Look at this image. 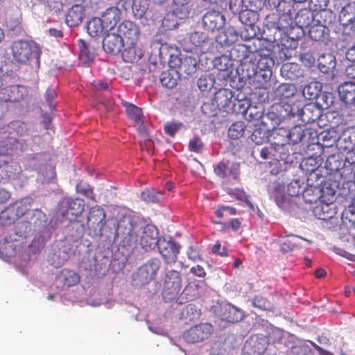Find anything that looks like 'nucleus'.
Segmentation results:
<instances>
[{
  "label": "nucleus",
  "instance_id": "obj_1",
  "mask_svg": "<svg viewBox=\"0 0 355 355\" xmlns=\"http://www.w3.org/2000/svg\"><path fill=\"white\" fill-rule=\"evenodd\" d=\"M312 175L316 177V181H320L314 187L313 193L318 196V198L321 202L326 205L331 204L336 194V188L338 187V183L333 180L332 175H328L325 176L321 175L320 173L321 170L319 169L320 166L315 165V162L312 164Z\"/></svg>",
  "mask_w": 355,
  "mask_h": 355
},
{
  "label": "nucleus",
  "instance_id": "obj_2",
  "mask_svg": "<svg viewBox=\"0 0 355 355\" xmlns=\"http://www.w3.org/2000/svg\"><path fill=\"white\" fill-rule=\"evenodd\" d=\"M12 55L14 60L19 63H26L31 59L38 60L40 49L33 42L17 40L12 43Z\"/></svg>",
  "mask_w": 355,
  "mask_h": 355
},
{
  "label": "nucleus",
  "instance_id": "obj_3",
  "mask_svg": "<svg viewBox=\"0 0 355 355\" xmlns=\"http://www.w3.org/2000/svg\"><path fill=\"white\" fill-rule=\"evenodd\" d=\"M286 2H279L277 6V12H272L266 16L265 22L266 26L270 28L277 29L279 31H286L293 25V17L290 13L291 10L287 12H280L282 4L284 5Z\"/></svg>",
  "mask_w": 355,
  "mask_h": 355
},
{
  "label": "nucleus",
  "instance_id": "obj_4",
  "mask_svg": "<svg viewBox=\"0 0 355 355\" xmlns=\"http://www.w3.org/2000/svg\"><path fill=\"white\" fill-rule=\"evenodd\" d=\"M182 283V277L178 271L171 270L166 274L162 293L165 302L176 298L181 291Z\"/></svg>",
  "mask_w": 355,
  "mask_h": 355
},
{
  "label": "nucleus",
  "instance_id": "obj_5",
  "mask_svg": "<svg viewBox=\"0 0 355 355\" xmlns=\"http://www.w3.org/2000/svg\"><path fill=\"white\" fill-rule=\"evenodd\" d=\"M140 227L137 220L130 215L123 216L119 221L116 234L123 241L130 243L137 240V232Z\"/></svg>",
  "mask_w": 355,
  "mask_h": 355
},
{
  "label": "nucleus",
  "instance_id": "obj_6",
  "mask_svg": "<svg viewBox=\"0 0 355 355\" xmlns=\"http://www.w3.org/2000/svg\"><path fill=\"white\" fill-rule=\"evenodd\" d=\"M312 138V161L315 162V165L321 166L326 157L324 148L331 146L335 139L329 132L322 131L318 135L317 141L314 142Z\"/></svg>",
  "mask_w": 355,
  "mask_h": 355
},
{
  "label": "nucleus",
  "instance_id": "obj_7",
  "mask_svg": "<svg viewBox=\"0 0 355 355\" xmlns=\"http://www.w3.org/2000/svg\"><path fill=\"white\" fill-rule=\"evenodd\" d=\"M160 266V261L158 259L153 258L143 264L138 270L135 277V281L140 286L148 284L156 277L157 272Z\"/></svg>",
  "mask_w": 355,
  "mask_h": 355
},
{
  "label": "nucleus",
  "instance_id": "obj_8",
  "mask_svg": "<svg viewBox=\"0 0 355 355\" xmlns=\"http://www.w3.org/2000/svg\"><path fill=\"white\" fill-rule=\"evenodd\" d=\"M213 332L214 327L210 323H200L186 331L183 338L189 343H199L209 338Z\"/></svg>",
  "mask_w": 355,
  "mask_h": 355
},
{
  "label": "nucleus",
  "instance_id": "obj_9",
  "mask_svg": "<svg viewBox=\"0 0 355 355\" xmlns=\"http://www.w3.org/2000/svg\"><path fill=\"white\" fill-rule=\"evenodd\" d=\"M105 210L100 206L92 207L89 211L87 226L94 235H102L106 223Z\"/></svg>",
  "mask_w": 355,
  "mask_h": 355
},
{
  "label": "nucleus",
  "instance_id": "obj_10",
  "mask_svg": "<svg viewBox=\"0 0 355 355\" xmlns=\"http://www.w3.org/2000/svg\"><path fill=\"white\" fill-rule=\"evenodd\" d=\"M189 43L188 50L198 51L201 53H207L213 46L212 39L207 33L201 31L191 33Z\"/></svg>",
  "mask_w": 355,
  "mask_h": 355
},
{
  "label": "nucleus",
  "instance_id": "obj_11",
  "mask_svg": "<svg viewBox=\"0 0 355 355\" xmlns=\"http://www.w3.org/2000/svg\"><path fill=\"white\" fill-rule=\"evenodd\" d=\"M85 209L84 200L80 198H64L60 204V210L63 216H66L71 220L80 216Z\"/></svg>",
  "mask_w": 355,
  "mask_h": 355
},
{
  "label": "nucleus",
  "instance_id": "obj_12",
  "mask_svg": "<svg viewBox=\"0 0 355 355\" xmlns=\"http://www.w3.org/2000/svg\"><path fill=\"white\" fill-rule=\"evenodd\" d=\"M119 35H121L126 44H133L138 43L140 30L138 26L129 20L121 22L118 27Z\"/></svg>",
  "mask_w": 355,
  "mask_h": 355
},
{
  "label": "nucleus",
  "instance_id": "obj_13",
  "mask_svg": "<svg viewBox=\"0 0 355 355\" xmlns=\"http://www.w3.org/2000/svg\"><path fill=\"white\" fill-rule=\"evenodd\" d=\"M156 247L166 263H174L176 261L179 245L173 241H168L161 237Z\"/></svg>",
  "mask_w": 355,
  "mask_h": 355
},
{
  "label": "nucleus",
  "instance_id": "obj_14",
  "mask_svg": "<svg viewBox=\"0 0 355 355\" xmlns=\"http://www.w3.org/2000/svg\"><path fill=\"white\" fill-rule=\"evenodd\" d=\"M333 96L331 93L326 92H317L313 98H312V116H315L316 119H319L322 116L324 110L327 109L333 103Z\"/></svg>",
  "mask_w": 355,
  "mask_h": 355
},
{
  "label": "nucleus",
  "instance_id": "obj_15",
  "mask_svg": "<svg viewBox=\"0 0 355 355\" xmlns=\"http://www.w3.org/2000/svg\"><path fill=\"white\" fill-rule=\"evenodd\" d=\"M266 338L252 336L245 343L242 355H261L266 349Z\"/></svg>",
  "mask_w": 355,
  "mask_h": 355
},
{
  "label": "nucleus",
  "instance_id": "obj_16",
  "mask_svg": "<svg viewBox=\"0 0 355 355\" xmlns=\"http://www.w3.org/2000/svg\"><path fill=\"white\" fill-rule=\"evenodd\" d=\"M157 229L151 225H146L142 232L140 243L145 250H150L157 246L159 241Z\"/></svg>",
  "mask_w": 355,
  "mask_h": 355
},
{
  "label": "nucleus",
  "instance_id": "obj_17",
  "mask_svg": "<svg viewBox=\"0 0 355 355\" xmlns=\"http://www.w3.org/2000/svg\"><path fill=\"white\" fill-rule=\"evenodd\" d=\"M225 22V18L219 11H207L202 17V24L205 29L214 31L221 28Z\"/></svg>",
  "mask_w": 355,
  "mask_h": 355
},
{
  "label": "nucleus",
  "instance_id": "obj_18",
  "mask_svg": "<svg viewBox=\"0 0 355 355\" xmlns=\"http://www.w3.org/2000/svg\"><path fill=\"white\" fill-rule=\"evenodd\" d=\"M125 42L121 35L108 33L103 40V48L108 53L116 55L119 53L124 46Z\"/></svg>",
  "mask_w": 355,
  "mask_h": 355
},
{
  "label": "nucleus",
  "instance_id": "obj_19",
  "mask_svg": "<svg viewBox=\"0 0 355 355\" xmlns=\"http://www.w3.org/2000/svg\"><path fill=\"white\" fill-rule=\"evenodd\" d=\"M340 24L345 28L355 33V6L348 3L340 10L338 16Z\"/></svg>",
  "mask_w": 355,
  "mask_h": 355
},
{
  "label": "nucleus",
  "instance_id": "obj_20",
  "mask_svg": "<svg viewBox=\"0 0 355 355\" xmlns=\"http://www.w3.org/2000/svg\"><path fill=\"white\" fill-rule=\"evenodd\" d=\"M219 315L221 320L232 323L238 322L243 318V312L231 304L221 306Z\"/></svg>",
  "mask_w": 355,
  "mask_h": 355
},
{
  "label": "nucleus",
  "instance_id": "obj_21",
  "mask_svg": "<svg viewBox=\"0 0 355 355\" xmlns=\"http://www.w3.org/2000/svg\"><path fill=\"white\" fill-rule=\"evenodd\" d=\"M122 17L121 10L117 7H110L101 15V19L105 26L108 30H112L119 22Z\"/></svg>",
  "mask_w": 355,
  "mask_h": 355
},
{
  "label": "nucleus",
  "instance_id": "obj_22",
  "mask_svg": "<svg viewBox=\"0 0 355 355\" xmlns=\"http://www.w3.org/2000/svg\"><path fill=\"white\" fill-rule=\"evenodd\" d=\"M85 15V9L80 4L73 5L71 7L65 17L67 24L70 26H77L83 21Z\"/></svg>",
  "mask_w": 355,
  "mask_h": 355
},
{
  "label": "nucleus",
  "instance_id": "obj_23",
  "mask_svg": "<svg viewBox=\"0 0 355 355\" xmlns=\"http://www.w3.org/2000/svg\"><path fill=\"white\" fill-rule=\"evenodd\" d=\"M338 91L342 101L355 107V83L345 82L339 85Z\"/></svg>",
  "mask_w": 355,
  "mask_h": 355
},
{
  "label": "nucleus",
  "instance_id": "obj_24",
  "mask_svg": "<svg viewBox=\"0 0 355 355\" xmlns=\"http://www.w3.org/2000/svg\"><path fill=\"white\" fill-rule=\"evenodd\" d=\"M143 55V50L138 46V43L133 44H126V47L122 52L123 60L128 63L138 62Z\"/></svg>",
  "mask_w": 355,
  "mask_h": 355
},
{
  "label": "nucleus",
  "instance_id": "obj_25",
  "mask_svg": "<svg viewBox=\"0 0 355 355\" xmlns=\"http://www.w3.org/2000/svg\"><path fill=\"white\" fill-rule=\"evenodd\" d=\"M277 112V118L279 121L294 117L297 112H300L298 107H295L288 102L282 101L274 106Z\"/></svg>",
  "mask_w": 355,
  "mask_h": 355
},
{
  "label": "nucleus",
  "instance_id": "obj_26",
  "mask_svg": "<svg viewBox=\"0 0 355 355\" xmlns=\"http://www.w3.org/2000/svg\"><path fill=\"white\" fill-rule=\"evenodd\" d=\"M233 96L231 89L220 88L215 93L213 101L218 108L225 109L230 107Z\"/></svg>",
  "mask_w": 355,
  "mask_h": 355
},
{
  "label": "nucleus",
  "instance_id": "obj_27",
  "mask_svg": "<svg viewBox=\"0 0 355 355\" xmlns=\"http://www.w3.org/2000/svg\"><path fill=\"white\" fill-rule=\"evenodd\" d=\"M336 65V58L331 53L322 54L318 59V67L322 73H328L335 68Z\"/></svg>",
  "mask_w": 355,
  "mask_h": 355
},
{
  "label": "nucleus",
  "instance_id": "obj_28",
  "mask_svg": "<svg viewBox=\"0 0 355 355\" xmlns=\"http://www.w3.org/2000/svg\"><path fill=\"white\" fill-rule=\"evenodd\" d=\"M179 79V73L175 69L163 71L159 76L162 85L168 89L175 87Z\"/></svg>",
  "mask_w": 355,
  "mask_h": 355
},
{
  "label": "nucleus",
  "instance_id": "obj_29",
  "mask_svg": "<svg viewBox=\"0 0 355 355\" xmlns=\"http://www.w3.org/2000/svg\"><path fill=\"white\" fill-rule=\"evenodd\" d=\"M79 48V59L85 64H87L93 61L95 57L94 51L91 50L89 44L83 39L78 40Z\"/></svg>",
  "mask_w": 355,
  "mask_h": 355
},
{
  "label": "nucleus",
  "instance_id": "obj_30",
  "mask_svg": "<svg viewBox=\"0 0 355 355\" xmlns=\"http://www.w3.org/2000/svg\"><path fill=\"white\" fill-rule=\"evenodd\" d=\"M87 30L90 36L96 37L101 35L105 30L108 29L105 28L101 17H94L87 22Z\"/></svg>",
  "mask_w": 355,
  "mask_h": 355
},
{
  "label": "nucleus",
  "instance_id": "obj_31",
  "mask_svg": "<svg viewBox=\"0 0 355 355\" xmlns=\"http://www.w3.org/2000/svg\"><path fill=\"white\" fill-rule=\"evenodd\" d=\"M268 130L265 125L258 124L255 125L251 135V140L256 145H261L268 141Z\"/></svg>",
  "mask_w": 355,
  "mask_h": 355
},
{
  "label": "nucleus",
  "instance_id": "obj_32",
  "mask_svg": "<svg viewBox=\"0 0 355 355\" xmlns=\"http://www.w3.org/2000/svg\"><path fill=\"white\" fill-rule=\"evenodd\" d=\"M288 129L284 127H279L272 133L273 137L272 145L282 146L283 144H289Z\"/></svg>",
  "mask_w": 355,
  "mask_h": 355
},
{
  "label": "nucleus",
  "instance_id": "obj_33",
  "mask_svg": "<svg viewBox=\"0 0 355 355\" xmlns=\"http://www.w3.org/2000/svg\"><path fill=\"white\" fill-rule=\"evenodd\" d=\"M3 146L6 148V150L0 154V166L1 165H7L8 161L6 155H11L15 150L18 148L19 142L15 138H9L4 142Z\"/></svg>",
  "mask_w": 355,
  "mask_h": 355
},
{
  "label": "nucleus",
  "instance_id": "obj_34",
  "mask_svg": "<svg viewBox=\"0 0 355 355\" xmlns=\"http://www.w3.org/2000/svg\"><path fill=\"white\" fill-rule=\"evenodd\" d=\"M245 14L243 12L240 15V19L246 26L244 31H241V36L245 40H250L256 37V31L254 28V21H251L250 19H245Z\"/></svg>",
  "mask_w": 355,
  "mask_h": 355
},
{
  "label": "nucleus",
  "instance_id": "obj_35",
  "mask_svg": "<svg viewBox=\"0 0 355 355\" xmlns=\"http://www.w3.org/2000/svg\"><path fill=\"white\" fill-rule=\"evenodd\" d=\"M300 68L295 63L284 64L281 68V74L288 79L294 80L299 77L300 73Z\"/></svg>",
  "mask_w": 355,
  "mask_h": 355
},
{
  "label": "nucleus",
  "instance_id": "obj_36",
  "mask_svg": "<svg viewBox=\"0 0 355 355\" xmlns=\"http://www.w3.org/2000/svg\"><path fill=\"white\" fill-rule=\"evenodd\" d=\"M180 69L187 75H191L196 71L197 60L192 56H186L181 60Z\"/></svg>",
  "mask_w": 355,
  "mask_h": 355
},
{
  "label": "nucleus",
  "instance_id": "obj_37",
  "mask_svg": "<svg viewBox=\"0 0 355 355\" xmlns=\"http://www.w3.org/2000/svg\"><path fill=\"white\" fill-rule=\"evenodd\" d=\"M125 111L129 119H132L136 123L142 122V110L140 107L130 103L125 105Z\"/></svg>",
  "mask_w": 355,
  "mask_h": 355
},
{
  "label": "nucleus",
  "instance_id": "obj_38",
  "mask_svg": "<svg viewBox=\"0 0 355 355\" xmlns=\"http://www.w3.org/2000/svg\"><path fill=\"white\" fill-rule=\"evenodd\" d=\"M9 100L13 102H19L27 94L26 88L21 85H12L10 87Z\"/></svg>",
  "mask_w": 355,
  "mask_h": 355
},
{
  "label": "nucleus",
  "instance_id": "obj_39",
  "mask_svg": "<svg viewBox=\"0 0 355 355\" xmlns=\"http://www.w3.org/2000/svg\"><path fill=\"white\" fill-rule=\"evenodd\" d=\"M328 33L329 28L325 25L320 23L312 24V40L320 41L324 40Z\"/></svg>",
  "mask_w": 355,
  "mask_h": 355
},
{
  "label": "nucleus",
  "instance_id": "obj_40",
  "mask_svg": "<svg viewBox=\"0 0 355 355\" xmlns=\"http://www.w3.org/2000/svg\"><path fill=\"white\" fill-rule=\"evenodd\" d=\"M245 123L243 121H236L233 123L228 130V136L232 139L241 138L245 132Z\"/></svg>",
  "mask_w": 355,
  "mask_h": 355
},
{
  "label": "nucleus",
  "instance_id": "obj_41",
  "mask_svg": "<svg viewBox=\"0 0 355 355\" xmlns=\"http://www.w3.org/2000/svg\"><path fill=\"white\" fill-rule=\"evenodd\" d=\"M223 187L226 190L227 193L236 199L243 201L247 205L252 208V204L249 201L248 196L245 194V191L242 189H232L227 187V183H223Z\"/></svg>",
  "mask_w": 355,
  "mask_h": 355
},
{
  "label": "nucleus",
  "instance_id": "obj_42",
  "mask_svg": "<svg viewBox=\"0 0 355 355\" xmlns=\"http://www.w3.org/2000/svg\"><path fill=\"white\" fill-rule=\"evenodd\" d=\"M300 238L297 236L290 235L282 239L281 241V249L283 252L293 250L297 246Z\"/></svg>",
  "mask_w": 355,
  "mask_h": 355
},
{
  "label": "nucleus",
  "instance_id": "obj_43",
  "mask_svg": "<svg viewBox=\"0 0 355 355\" xmlns=\"http://www.w3.org/2000/svg\"><path fill=\"white\" fill-rule=\"evenodd\" d=\"M28 201V199L25 198L18 200L15 204L10 205L13 207V211L18 218L24 216L29 209L31 205L30 202Z\"/></svg>",
  "mask_w": 355,
  "mask_h": 355
},
{
  "label": "nucleus",
  "instance_id": "obj_44",
  "mask_svg": "<svg viewBox=\"0 0 355 355\" xmlns=\"http://www.w3.org/2000/svg\"><path fill=\"white\" fill-rule=\"evenodd\" d=\"M274 152L273 159L287 162V159L290 155L288 144H283L282 146L274 145Z\"/></svg>",
  "mask_w": 355,
  "mask_h": 355
},
{
  "label": "nucleus",
  "instance_id": "obj_45",
  "mask_svg": "<svg viewBox=\"0 0 355 355\" xmlns=\"http://www.w3.org/2000/svg\"><path fill=\"white\" fill-rule=\"evenodd\" d=\"M288 133L289 144H292L293 145L300 142L305 136L304 130L300 126H295L291 129H288Z\"/></svg>",
  "mask_w": 355,
  "mask_h": 355
},
{
  "label": "nucleus",
  "instance_id": "obj_46",
  "mask_svg": "<svg viewBox=\"0 0 355 355\" xmlns=\"http://www.w3.org/2000/svg\"><path fill=\"white\" fill-rule=\"evenodd\" d=\"M80 282L79 275L73 270H67L64 272V285L73 286Z\"/></svg>",
  "mask_w": 355,
  "mask_h": 355
},
{
  "label": "nucleus",
  "instance_id": "obj_47",
  "mask_svg": "<svg viewBox=\"0 0 355 355\" xmlns=\"http://www.w3.org/2000/svg\"><path fill=\"white\" fill-rule=\"evenodd\" d=\"M18 217L13 211V207L10 205L7 207L4 211H2L0 214V221L2 224L9 225L17 219Z\"/></svg>",
  "mask_w": 355,
  "mask_h": 355
},
{
  "label": "nucleus",
  "instance_id": "obj_48",
  "mask_svg": "<svg viewBox=\"0 0 355 355\" xmlns=\"http://www.w3.org/2000/svg\"><path fill=\"white\" fill-rule=\"evenodd\" d=\"M76 190L79 193L89 198L93 202H96L95 195L94 193L93 189L87 183L83 181H80L76 184Z\"/></svg>",
  "mask_w": 355,
  "mask_h": 355
},
{
  "label": "nucleus",
  "instance_id": "obj_49",
  "mask_svg": "<svg viewBox=\"0 0 355 355\" xmlns=\"http://www.w3.org/2000/svg\"><path fill=\"white\" fill-rule=\"evenodd\" d=\"M214 83V79L211 75L201 76L197 82L198 87L201 91H207L211 89Z\"/></svg>",
  "mask_w": 355,
  "mask_h": 355
},
{
  "label": "nucleus",
  "instance_id": "obj_50",
  "mask_svg": "<svg viewBox=\"0 0 355 355\" xmlns=\"http://www.w3.org/2000/svg\"><path fill=\"white\" fill-rule=\"evenodd\" d=\"M272 62V60L270 58L268 57H263L261 58L257 64V68L259 69L261 71H263V76L267 77L270 76L272 74V71L270 69V64Z\"/></svg>",
  "mask_w": 355,
  "mask_h": 355
},
{
  "label": "nucleus",
  "instance_id": "obj_51",
  "mask_svg": "<svg viewBox=\"0 0 355 355\" xmlns=\"http://www.w3.org/2000/svg\"><path fill=\"white\" fill-rule=\"evenodd\" d=\"M252 304L254 307H257L261 310H271L272 305L270 302L265 297L261 295H256L252 300Z\"/></svg>",
  "mask_w": 355,
  "mask_h": 355
},
{
  "label": "nucleus",
  "instance_id": "obj_52",
  "mask_svg": "<svg viewBox=\"0 0 355 355\" xmlns=\"http://www.w3.org/2000/svg\"><path fill=\"white\" fill-rule=\"evenodd\" d=\"M180 122H168L164 127V132L170 137H174L176 132L182 128Z\"/></svg>",
  "mask_w": 355,
  "mask_h": 355
},
{
  "label": "nucleus",
  "instance_id": "obj_53",
  "mask_svg": "<svg viewBox=\"0 0 355 355\" xmlns=\"http://www.w3.org/2000/svg\"><path fill=\"white\" fill-rule=\"evenodd\" d=\"M216 215L219 218L227 217L228 215L232 216L236 214V209L234 207L229 206H221L215 211Z\"/></svg>",
  "mask_w": 355,
  "mask_h": 355
},
{
  "label": "nucleus",
  "instance_id": "obj_54",
  "mask_svg": "<svg viewBox=\"0 0 355 355\" xmlns=\"http://www.w3.org/2000/svg\"><path fill=\"white\" fill-rule=\"evenodd\" d=\"M204 144L198 137H195L189 141V149L195 153H200L203 148Z\"/></svg>",
  "mask_w": 355,
  "mask_h": 355
},
{
  "label": "nucleus",
  "instance_id": "obj_55",
  "mask_svg": "<svg viewBox=\"0 0 355 355\" xmlns=\"http://www.w3.org/2000/svg\"><path fill=\"white\" fill-rule=\"evenodd\" d=\"M292 187H293V186H289L288 188V191L289 195L297 196L298 197L299 200H300V198H302V200L306 204L311 203V193H309V189H304L302 191L301 196H298L299 193H300L299 191H297V192L292 191H291Z\"/></svg>",
  "mask_w": 355,
  "mask_h": 355
},
{
  "label": "nucleus",
  "instance_id": "obj_56",
  "mask_svg": "<svg viewBox=\"0 0 355 355\" xmlns=\"http://www.w3.org/2000/svg\"><path fill=\"white\" fill-rule=\"evenodd\" d=\"M257 150L259 152L260 157L263 159H273V154H275V152H274V145H272V142L269 146L264 147V148H261V150L257 149Z\"/></svg>",
  "mask_w": 355,
  "mask_h": 355
},
{
  "label": "nucleus",
  "instance_id": "obj_57",
  "mask_svg": "<svg viewBox=\"0 0 355 355\" xmlns=\"http://www.w3.org/2000/svg\"><path fill=\"white\" fill-rule=\"evenodd\" d=\"M345 141H348L351 145L355 144V127H349L342 135Z\"/></svg>",
  "mask_w": 355,
  "mask_h": 355
},
{
  "label": "nucleus",
  "instance_id": "obj_58",
  "mask_svg": "<svg viewBox=\"0 0 355 355\" xmlns=\"http://www.w3.org/2000/svg\"><path fill=\"white\" fill-rule=\"evenodd\" d=\"M329 3V0H312V11H325Z\"/></svg>",
  "mask_w": 355,
  "mask_h": 355
},
{
  "label": "nucleus",
  "instance_id": "obj_59",
  "mask_svg": "<svg viewBox=\"0 0 355 355\" xmlns=\"http://www.w3.org/2000/svg\"><path fill=\"white\" fill-rule=\"evenodd\" d=\"M211 252L214 254L220 255L222 257L227 256V250L225 247L221 248L220 241H217L212 247Z\"/></svg>",
  "mask_w": 355,
  "mask_h": 355
},
{
  "label": "nucleus",
  "instance_id": "obj_60",
  "mask_svg": "<svg viewBox=\"0 0 355 355\" xmlns=\"http://www.w3.org/2000/svg\"><path fill=\"white\" fill-rule=\"evenodd\" d=\"M227 165L223 162H220L214 168V173L219 177L224 178L227 175Z\"/></svg>",
  "mask_w": 355,
  "mask_h": 355
},
{
  "label": "nucleus",
  "instance_id": "obj_61",
  "mask_svg": "<svg viewBox=\"0 0 355 355\" xmlns=\"http://www.w3.org/2000/svg\"><path fill=\"white\" fill-rule=\"evenodd\" d=\"M57 94L54 89H48L45 93V99L50 107L53 106V101Z\"/></svg>",
  "mask_w": 355,
  "mask_h": 355
},
{
  "label": "nucleus",
  "instance_id": "obj_62",
  "mask_svg": "<svg viewBox=\"0 0 355 355\" xmlns=\"http://www.w3.org/2000/svg\"><path fill=\"white\" fill-rule=\"evenodd\" d=\"M219 39V43L225 45V46H230L231 45L234 41V39H229L227 37V31H224L222 33H220L218 36Z\"/></svg>",
  "mask_w": 355,
  "mask_h": 355
},
{
  "label": "nucleus",
  "instance_id": "obj_63",
  "mask_svg": "<svg viewBox=\"0 0 355 355\" xmlns=\"http://www.w3.org/2000/svg\"><path fill=\"white\" fill-rule=\"evenodd\" d=\"M191 272L194 275L204 278L206 276V272L204 268L200 265H197L196 266H193L191 270Z\"/></svg>",
  "mask_w": 355,
  "mask_h": 355
},
{
  "label": "nucleus",
  "instance_id": "obj_64",
  "mask_svg": "<svg viewBox=\"0 0 355 355\" xmlns=\"http://www.w3.org/2000/svg\"><path fill=\"white\" fill-rule=\"evenodd\" d=\"M345 76L349 79H355V63L352 62L346 67Z\"/></svg>",
  "mask_w": 355,
  "mask_h": 355
}]
</instances>
